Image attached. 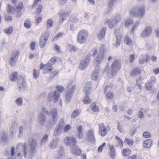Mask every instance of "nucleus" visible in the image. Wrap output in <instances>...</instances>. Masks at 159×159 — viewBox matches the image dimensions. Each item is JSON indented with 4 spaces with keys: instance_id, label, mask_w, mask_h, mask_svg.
I'll use <instances>...</instances> for the list:
<instances>
[{
    "instance_id": "obj_30",
    "label": "nucleus",
    "mask_w": 159,
    "mask_h": 159,
    "mask_svg": "<svg viewBox=\"0 0 159 159\" xmlns=\"http://www.w3.org/2000/svg\"><path fill=\"white\" fill-rule=\"evenodd\" d=\"M152 141L151 139H147L143 142V146L144 148H148L152 146Z\"/></svg>"
},
{
    "instance_id": "obj_58",
    "label": "nucleus",
    "mask_w": 159,
    "mask_h": 159,
    "mask_svg": "<svg viewBox=\"0 0 159 159\" xmlns=\"http://www.w3.org/2000/svg\"><path fill=\"white\" fill-rule=\"evenodd\" d=\"M24 25L26 28H30V21L29 20H26L24 23Z\"/></svg>"
},
{
    "instance_id": "obj_1",
    "label": "nucleus",
    "mask_w": 159,
    "mask_h": 159,
    "mask_svg": "<svg viewBox=\"0 0 159 159\" xmlns=\"http://www.w3.org/2000/svg\"><path fill=\"white\" fill-rule=\"evenodd\" d=\"M145 13V8L143 7L134 6L131 7L129 11V14L132 17L141 19Z\"/></svg>"
},
{
    "instance_id": "obj_7",
    "label": "nucleus",
    "mask_w": 159,
    "mask_h": 159,
    "mask_svg": "<svg viewBox=\"0 0 159 159\" xmlns=\"http://www.w3.org/2000/svg\"><path fill=\"white\" fill-rule=\"evenodd\" d=\"M19 54L20 52L19 51H15L12 53L9 61L10 66H13L15 65Z\"/></svg>"
},
{
    "instance_id": "obj_44",
    "label": "nucleus",
    "mask_w": 159,
    "mask_h": 159,
    "mask_svg": "<svg viewBox=\"0 0 159 159\" xmlns=\"http://www.w3.org/2000/svg\"><path fill=\"white\" fill-rule=\"evenodd\" d=\"M121 19L120 15L119 14H117L114 17L113 20L117 23L119 22Z\"/></svg>"
},
{
    "instance_id": "obj_20",
    "label": "nucleus",
    "mask_w": 159,
    "mask_h": 159,
    "mask_svg": "<svg viewBox=\"0 0 159 159\" xmlns=\"http://www.w3.org/2000/svg\"><path fill=\"white\" fill-rule=\"evenodd\" d=\"M106 30V28L103 27L100 30L97 35L98 39L99 40H101L104 38Z\"/></svg>"
},
{
    "instance_id": "obj_55",
    "label": "nucleus",
    "mask_w": 159,
    "mask_h": 159,
    "mask_svg": "<svg viewBox=\"0 0 159 159\" xmlns=\"http://www.w3.org/2000/svg\"><path fill=\"white\" fill-rule=\"evenodd\" d=\"M116 0H109L108 5L110 8H111L113 6L114 2Z\"/></svg>"
},
{
    "instance_id": "obj_64",
    "label": "nucleus",
    "mask_w": 159,
    "mask_h": 159,
    "mask_svg": "<svg viewBox=\"0 0 159 159\" xmlns=\"http://www.w3.org/2000/svg\"><path fill=\"white\" fill-rule=\"evenodd\" d=\"M71 126L70 125H66L64 128V132H66L68 131L71 128Z\"/></svg>"
},
{
    "instance_id": "obj_49",
    "label": "nucleus",
    "mask_w": 159,
    "mask_h": 159,
    "mask_svg": "<svg viewBox=\"0 0 159 159\" xmlns=\"http://www.w3.org/2000/svg\"><path fill=\"white\" fill-rule=\"evenodd\" d=\"M47 27L48 28H50L52 27L53 25V22L51 19H49L47 20Z\"/></svg>"
},
{
    "instance_id": "obj_51",
    "label": "nucleus",
    "mask_w": 159,
    "mask_h": 159,
    "mask_svg": "<svg viewBox=\"0 0 159 159\" xmlns=\"http://www.w3.org/2000/svg\"><path fill=\"white\" fill-rule=\"evenodd\" d=\"M42 7H43L41 4L38 5V7L36 12V13L37 15H39L40 14Z\"/></svg>"
},
{
    "instance_id": "obj_56",
    "label": "nucleus",
    "mask_w": 159,
    "mask_h": 159,
    "mask_svg": "<svg viewBox=\"0 0 159 159\" xmlns=\"http://www.w3.org/2000/svg\"><path fill=\"white\" fill-rule=\"evenodd\" d=\"M113 97V95L112 92H108L106 94V97L108 99H112Z\"/></svg>"
},
{
    "instance_id": "obj_38",
    "label": "nucleus",
    "mask_w": 159,
    "mask_h": 159,
    "mask_svg": "<svg viewBox=\"0 0 159 159\" xmlns=\"http://www.w3.org/2000/svg\"><path fill=\"white\" fill-rule=\"evenodd\" d=\"M71 11H68L66 12H63L60 11L59 12L58 14L60 17H64V18H66V16L70 14Z\"/></svg>"
},
{
    "instance_id": "obj_62",
    "label": "nucleus",
    "mask_w": 159,
    "mask_h": 159,
    "mask_svg": "<svg viewBox=\"0 0 159 159\" xmlns=\"http://www.w3.org/2000/svg\"><path fill=\"white\" fill-rule=\"evenodd\" d=\"M106 145L105 143H103L102 145L100 146L98 148V151L99 152H101L103 150V148Z\"/></svg>"
},
{
    "instance_id": "obj_6",
    "label": "nucleus",
    "mask_w": 159,
    "mask_h": 159,
    "mask_svg": "<svg viewBox=\"0 0 159 159\" xmlns=\"http://www.w3.org/2000/svg\"><path fill=\"white\" fill-rule=\"evenodd\" d=\"M91 56L90 53H88L85 59L81 60L79 66L80 69L82 70L85 69L90 61V58Z\"/></svg>"
},
{
    "instance_id": "obj_8",
    "label": "nucleus",
    "mask_w": 159,
    "mask_h": 159,
    "mask_svg": "<svg viewBox=\"0 0 159 159\" xmlns=\"http://www.w3.org/2000/svg\"><path fill=\"white\" fill-rule=\"evenodd\" d=\"M26 148L27 146L25 144H18L16 147V150L19 152L18 153V156H20V154L23 152L25 157L27 154Z\"/></svg>"
},
{
    "instance_id": "obj_24",
    "label": "nucleus",
    "mask_w": 159,
    "mask_h": 159,
    "mask_svg": "<svg viewBox=\"0 0 159 159\" xmlns=\"http://www.w3.org/2000/svg\"><path fill=\"white\" fill-rule=\"evenodd\" d=\"M18 77L19 75L18 72H14L11 74L10 79L11 81L15 82L18 80Z\"/></svg>"
},
{
    "instance_id": "obj_40",
    "label": "nucleus",
    "mask_w": 159,
    "mask_h": 159,
    "mask_svg": "<svg viewBox=\"0 0 159 159\" xmlns=\"http://www.w3.org/2000/svg\"><path fill=\"white\" fill-rule=\"evenodd\" d=\"M124 142L125 143L127 144L130 146H132L134 143V141L133 140L129 139L127 138H125Z\"/></svg>"
},
{
    "instance_id": "obj_36",
    "label": "nucleus",
    "mask_w": 159,
    "mask_h": 159,
    "mask_svg": "<svg viewBox=\"0 0 159 159\" xmlns=\"http://www.w3.org/2000/svg\"><path fill=\"white\" fill-rule=\"evenodd\" d=\"M16 10L11 5H8L7 11L8 13L10 14L13 13L15 12Z\"/></svg>"
},
{
    "instance_id": "obj_26",
    "label": "nucleus",
    "mask_w": 159,
    "mask_h": 159,
    "mask_svg": "<svg viewBox=\"0 0 159 159\" xmlns=\"http://www.w3.org/2000/svg\"><path fill=\"white\" fill-rule=\"evenodd\" d=\"M106 22L108 24V26L110 29H112L114 27L116 26L117 23L112 20H107Z\"/></svg>"
},
{
    "instance_id": "obj_18",
    "label": "nucleus",
    "mask_w": 159,
    "mask_h": 159,
    "mask_svg": "<svg viewBox=\"0 0 159 159\" xmlns=\"http://www.w3.org/2000/svg\"><path fill=\"white\" fill-rule=\"evenodd\" d=\"M121 67L120 62L117 60H114L111 65V68L113 70L117 72L120 69Z\"/></svg>"
},
{
    "instance_id": "obj_21",
    "label": "nucleus",
    "mask_w": 159,
    "mask_h": 159,
    "mask_svg": "<svg viewBox=\"0 0 159 159\" xmlns=\"http://www.w3.org/2000/svg\"><path fill=\"white\" fill-rule=\"evenodd\" d=\"M52 116V121L53 124L57 122V109L55 108L52 109L51 111V113Z\"/></svg>"
},
{
    "instance_id": "obj_23",
    "label": "nucleus",
    "mask_w": 159,
    "mask_h": 159,
    "mask_svg": "<svg viewBox=\"0 0 159 159\" xmlns=\"http://www.w3.org/2000/svg\"><path fill=\"white\" fill-rule=\"evenodd\" d=\"M60 139L58 138H56L53 139L50 143V147L52 149L55 148L57 145Z\"/></svg>"
},
{
    "instance_id": "obj_29",
    "label": "nucleus",
    "mask_w": 159,
    "mask_h": 159,
    "mask_svg": "<svg viewBox=\"0 0 159 159\" xmlns=\"http://www.w3.org/2000/svg\"><path fill=\"white\" fill-rule=\"evenodd\" d=\"M141 70L137 68H134L132 71L130 75L132 76H135L140 74L141 73Z\"/></svg>"
},
{
    "instance_id": "obj_57",
    "label": "nucleus",
    "mask_w": 159,
    "mask_h": 159,
    "mask_svg": "<svg viewBox=\"0 0 159 159\" xmlns=\"http://www.w3.org/2000/svg\"><path fill=\"white\" fill-rule=\"evenodd\" d=\"M153 84L149 82H148L146 84V89L148 90L151 89L152 88Z\"/></svg>"
},
{
    "instance_id": "obj_33",
    "label": "nucleus",
    "mask_w": 159,
    "mask_h": 159,
    "mask_svg": "<svg viewBox=\"0 0 159 159\" xmlns=\"http://www.w3.org/2000/svg\"><path fill=\"white\" fill-rule=\"evenodd\" d=\"M117 72L115 71V70H113L112 69L110 68L109 70L107 75L109 77L111 78L116 74Z\"/></svg>"
},
{
    "instance_id": "obj_16",
    "label": "nucleus",
    "mask_w": 159,
    "mask_h": 159,
    "mask_svg": "<svg viewBox=\"0 0 159 159\" xmlns=\"http://www.w3.org/2000/svg\"><path fill=\"white\" fill-rule=\"evenodd\" d=\"M99 133L102 136H105L107 133V130L103 123L99 125Z\"/></svg>"
},
{
    "instance_id": "obj_32",
    "label": "nucleus",
    "mask_w": 159,
    "mask_h": 159,
    "mask_svg": "<svg viewBox=\"0 0 159 159\" xmlns=\"http://www.w3.org/2000/svg\"><path fill=\"white\" fill-rule=\"evenodd\" d=\"M62 131V128L57 125L56 129L54 132V135L57 136L59 135Z\"/></svg>"
},
{
    "instance_id": "obj_22",
    "label": "nucleus",
    "mask_w": 159,
    "mask_h": 159,
    "mask_svg": "<svg viewBox=\"0 0 159 159\" xmlns=\"http://www.w3.org/2000/svg\"><path fill=\"white\" fill-rule=\"evenodd\" d=\"M84 90L85 94L89 95L91 90V82H88L85 85Z\"/></svg>"
},
{
    "instance_id": "obj_59",
    "label": "nucleus",
    "mask_w": 159,
    "mask_h": 159,
    "mask_svg": "<svg viewBox=\"0 0 159 159\" xmlns=\"http://www.w3.org/2000/svg\"><path fill=\"white\" fill-rule=\"evenodd\" d=\"M116 139L117 140L118 144L120 145L122 147L123 145V142L122 140L118 136H116Z\"/></svg>"
},
{
    "instance_id": "obj_53",
    "label": "nucleus",
    "mask_w": 159,
    "mask_h": 159,
    "mask_svg": "<svg viewBox=\"0 0 159 159\" xmlns=\"http://www.w3.org/2000/svg\"><path fill=\"white\" fill-rule=\"evenodd\" d=\"M143 135L144 137L146 138H149L151 137V134L148 131H146L143 133Z\"/></svg>"
},
{
    "instance_id": "obj_39",
    "label": "nucleus",
    "mask_w": 159,
    "mask_h": 159,
    "mask_svg": "<svg viewBox=\"0 0 159 159\" xmlns=\"http://www.w3.org/2000/svg\"><path fill=\"white\" fill-rule=\"evenodd\" d=\"M91 110L94 112H96L98 111L99 108L96 105V103L94 102L92 103L91 104Z\"/></svg>"
},
{
    "instance_id": "obj_17",
    "label": "nucleus",
    "mask_w": 159,
    "mask_h": 159,
    "mask_svg": "<svg viewBox=\"0 0 159 159\" xmlns=\"http://www.w3.org/2000/svg\"><path fill=\"white\" fill-rule=\"evenodd\" d=\"M152 30V28L151 27H147L142 32L141 35L143 37H147L151 34Z\"/></svg>"
},
{
    "instance_id": "obj_34",
    "label": "nucleus",
    "mask_w": 159,
    "mask_h": 159,
    "mask_svg": "<svg viewBox=\"0 0 159 159\" xmlns=\"http://www.w3.org/2000/svg\"><path fill=\"white\" fill-rule=\"evenodd\" d=\"M48 134H45L41 142V145H44L46 142L48 141Z\"/></svg>"
},
{
    "instance_id": "obj_15",
    "label": "nucleus",
    "mask_w": 159,
    "mask_h": 159,
    "mask_svg": "<svg viewBox=\"0 0 159 159\" xmlns=\"http://www.w3.org/2000/svg\"><path fill=\"white\" fill-rule=\"evenodd\" d=\"M100 70L98 66H96L93 71L91 75V79L93 80H96L99 77Z\"/></svg>"
},
{
    "instance_id": "obj_47",
    "label": "nucleus",
    "mask_w": 159,
    "mask_h": 159,
    "mask_svg": "<svg viewBox=\"0 0 159 159\" xmlns=\"http://www.w3.org/2000/svg\"><path fill=\"white\" fill-rule=\"evenodd\" d=\"M23 8V5L22 3H20L16 7V11L17 12L20 11Z\"/></svg>"
},
{
    "instance_id": "obj_43",
    "label": "nucleus",
    "mask_w": 159,
    "mask_h": 159,
    "mask_svg": "<svg viewBox=\"0 0 159 159\" xmlns=\"http://www.w3.org/2000/svg\"><path fill=\"white\" fill-rule=\"evenodd\" d=\"M88 95L85 94V96L84 99L83 101L84 103L85 104H89L91 102V100L88 96Z\"/></svg>"
},
{
    "instance_id": "obj_54",
    "label": "nucleus",
    "mask_w": 159,
    "mask_h": 159,
    "mask_svg": "<svg viewBox=\"0 0 159 159\" xmlns=\"http://www.w3.org/2000/svg\"><path fill=\"white\" fill-rule=\"evenodd\" d=\"M112 84L107 85L105 88V92H107L108 91L111 90L112 89Z\"/></svg>"
},
{
    "instance_id": "obj_61",
    "label": "nucleus",
    "mask_w": 159,
    "mask_h": 159,
    "mask_svg": "<svg viewBox=\"0 0 159 159\" xmlns=\"http://www.w3.org/2000/svg\"><path fill=\"white\" fill-rule=\"evenodd\" d=\"M59 154L61 155L62 156L64 153V150L63 148L62 147H61L60 148L59 150Z\"/></svg>"
},
{
    "instance_id": "obj_19",
    "label": "nucleus",
    "mask_w": 159,
    "mask_h": 159,
    "mask_svg": "<svg viewBox=\"0 0 159 159\" xmlns=\"http://www.w3.org/2000/svg\"><path fill=\"white\" fill-rule=\"evenodd\" d=\"M86 136L88 141L91 142H94V137L93 131L92 130H89L86 133Z\"/></svg>"
},
{
    "instance_id": "obj_10",
    "label": "nucleus",
    "mask_w": 159,
    "mask_h": 159,
    "mask_svg": "<svg viewBox=\"0 0 159 159\" xmlns=\"http://www.w3.org/2000/svg\"><path fill=\"white\" fill-rule=\"evenodd\" d=\"M40 68L41 69L44 68L43 72L44 73H48L49 72L53 70V69L52 64L49 62L45 65L43 63L41 64Z\"/></svg>"
},
{
    "instance_id": "obj_41",
    "label": "nucleus",
    "mask_w": 159,
    "mask_h": 159,
    "mask_svg": "<svg viewBox=\"0 0 159 159\" xmlns=\"http://www.w3.org/2000/svg\"><path fill=\"white\" fill-rule=\"evenodd\" d=\"M65 125L64 119L63 118H61L57 126L62 128Z\"/></svg>"
},
{
    "instance_id": "obj_4",
    "label": "nucleus",
    "mask_w": 159,
    "mask_h": 159,
    "mask_svg": "<svg viewBox=\"0 0 159 159\" xmlns=\"http://www.w3.org/2000/svg\"><path fill=\"white\" fill-rule=\"evenodd\" d=\"M49 34V32L46 31L41 37L39 44L41 48H43L46 46Z\"/></svg>"
},
{
    "instance_id": "obj_14",
    "label": "nucleus",
    "mask_w": 159,
    "mask_h": 159,
    "mask_svg": "<svg viewBox=\"0 0 159 159\" xmlns=\"http://www.w3.org/2000/svg\"><path fill=\"white\" fill-rule=\"evenodd\" d=\"M104 57V55L102 53H98L94 60V63L95 66H98V65L101 63Z\"/></svg>"
},
{
    "instance_id": "obj_3",
    "label": "nucleus",
    "mask_w": 159,
    "mask_h": 159,
    "mask_svg": "<svg viewBox=\"0 0 159 159\" xmlns=\"http://www.w3.org/2000/svg\"><path fill=\"white\" fill-rule=\"evenodd\" d=\"M88 34L84 30H82L78 33L77 41L80 44H83L87 40Z\"/></svg>"
},
{
    "instance_id": "obj_12",
    "label": "nucleus",
    "mask_w": 159,
    "mask_h": 159,
    "mask_svg": "<svg viewBox=\"0 0 159 159\" xmlns=\"http://www.w3.org/2000/svg\"><path fill=\"white\" fill-rule=\"evenodd\" d=\"M37 145L36 140L32 139L30 142V158L34 156L35 153V148Z\"/></svg>"
},
{
    "instance_id": "obj_46",
    "label": "nucleus",
    "mask_w": 159,
    "mask_h": 159,
    "mask_svg": "<svg viewBox=\"0 0 159 159\" xmlns=\"http://www.w3.org/2000/svg\"><path fill=\"white\" fill-rule=\"evenodd\" d=\"M80 113V111L78 110H75L72 113L71 115V117L72 118H75L76 116H78Z\"/></svg>"
},
{
    "instance_id": "obj_25",
    "label": "nucleus",
    "mask_w": 159,
    "mask_h": 159,
    "mask_svg": "<svg viewBox=\"0 0 159 159\" xmlns=\"http://www.w3.org/2000/svg\"><path fill=\"white\" fill-rule=\"evenodd\" d=\"M109 148L110 151V157H112L113 159H114L116 154L114 147L112 145L109 144Z\"/></svg>"
},
{
    "instance_id": "obj_52",
    "label": "nucleus",
    "mask_w": 159,
    "mask_h": 159,
    "mask_svg": "<svg viewBox=\"0 0 159 159\" xmlns=\"http://www.w3.org/2000/svg\"><path fill=\"white\" fill-rule=\"evenodd\" d=\"M16 102L18 106H21L22 104L23 100L21 98H19L16 100Z\"/></svg>"
},
{
    "instance_id": "obj_9",
    "label": "nucleus",
    "mask_w": 159,
    "mask_h": 159,
    "mask_svg": "<svg viewBox=\"0 0 159 159\" xmlns=\"http://www.w3.org/2000/svg\"><path fill=\"white\" fill-rule=\"evenodd\" d=\"M65 142L68 146L74 147L76 143L75 138L71 137H67L65 139Z\"/></svg>"
},
{
    "instance_id": "obj_48",
    "label": "nucleus",
    "mask_w": 159,
    "mask_h": 159,
    "mask_svg": "<svg viewBox=\"0 0 159 159\" xmlns=\"http://www.w3.org/2000/svg\"><path fill=\"white\" fill-rule=\"evenodd\" d=\"M134 23L133 20L129 19H127L125 22V25L126 26H129V25L132 24Z\"/></svg>"
},
{
    "instance_id": "obj_13",
    "label": "nucleus",
    "mask_w": 159,
    "mask_h": 159,
    "mask_svg": "<svg viewBox=\"0 0 159 159\" xmlns=\"http://www.w3.org/2000/svg\"><path fill=\"white\" fill-rule=\"evenodd\" d=\"M46 116L43 113L41 112L38 116V121L40 125L44 126L46 122Z\"/></svg>"
},
{
    "instance_id": "obj_60",
    "label": "nucleus",
    "mask_w": 159,
    "mask_h": 159,
    "mask_svg": "<svg viewBox=\"0 0 159 159\" xmlns=\"http://www.w3.org/2000/svg\"><path fill=\"white\" fill-rule=\"evenodd\" d=\"M56 88L57 89V90H58L60 93H61L64 90V88L61 86H57Z\"/></svg>"
},
{
    "instance_id": "obj_35",
    "label": "nucleus",
    "mask_w": 159,
    "mask_h": 159,
    "mask_svg": "<svg viewBox=\"0 0 159 159\" xmlns=\"http://www.w3.org/2000/svg\"><path fill=\"white\" fill-rule=\"evenodd\" d=\"M140 24V21H136L135 24L133 25L130 31L131 34H134V33L135 30L137 29V27Z\"/></svg>"
},
{
    "instance_id": "obj_50",
    "label": "nucleus",
    "mask_w": 159,
    "mask_h": 159,
    "mask_svg": "<svg viewBox=\"0 0 159 159\" xmlns=\"http://www.w3.org/2000/svg\"><path fill=\"white\" fill-rule=\"evenodd\" d=\"M13 30L12 27H10L8 29H5L4 30V32L7 34H10L12 33Z\"/></svg>"
},
{
    "instance_id": "obj_5",
    "label": "nucleus",
    "mask_w": 159,
    "mask_h": 159,
    "mask_svg": "<svg viewBox=\"0 0 159 159\" xmlns=\"http://www.w3.org/2000/svg\"><path fill=\"white\" fill-rule=\"evenodd\" d=\"M59 98L60 93L58 90H55L49 94L48 100L49 102L53 100L54 102H56L58 101Z\"/></svg>"
},
{
    "instance_id": "obj_37",
    "label": "nucleus",
    "mask_w": 159,
    "mask_h": 159,
    "mask_svg": "<svg viewBox=\"0 0 159 159\" xmlns=\"http://www.w3.org/2000/svg\"><path fill=\"white\" fill-rule=\"evenodd\" d=\"M107 52V48L105 47V45L102 44L100 47V50L98 53H102L104 55V53Z\"/></svg>"
},
{
    "instance_id": "obj_42",
    "label": "nucleus",
    "mask_w": 159,
    "mask_h": 159,
    "mask_svg": "<svg viewBox=\"0 0 159 159\" xmlns=\"http://www.w3.org/2000/svg\"><path fill=\"white\" fill-rule=\"evenodd\" d=\"M130 150L128 149H124L122 151V154L123 156H128L130 154Z\"/></svg>"
},
{
    "instance_id": "obj_11",
    "label": "nucleus",
    "mask_w": 159,
    "mask_h": 159,
    "mask_svg": "<svg viewBox=\"0 0 159 159\" xmlns=\"http://www.w3.org/2000/svg\"><path fill=\"white\" fill-rule=\"evenodd\" d=\"M114 33L116 39V41L115 45L116 47H117L120 44L122 35L118 29L115 30Z\"/></svg>"
},
{
    "instance_id": "obj_45",
    "label": "nucleus",
    "mask_w": 159,
    "mask_h": 159,
    "mask_svg": "<svg viewBox=\"0 0 159 159\" xmlns=\"http://www.w3.org/2000/svg\"><path fill=\"white\" fill-rule=\"evenodd\" d=\"M143 110V109H141L139 111L138 114V118L140 119L141 120L144 117V114L142 111Z\"/></svg>"
},
{
    "instance_id": "obj_28",
    "label": "nucleus",
    "mask_w": 159,
    "mask_h": 159,
    "mask_svg": "<svg viewBox=\"0 0 159 159\" xmlns=\"http://www.w3.org/2000/svg\"><path fill=\"white\" fill-rule=\"evenodd\" d=\"M72 152L73 154H75L76 155H79L81 153V151L78 147L75 146L72 149Z\"/></svg>"
},
{
    "instance_id": "obj_2",
    "label": "nucleus",
    "mask_w": 159,
    "mask_h": 159,
    "mask_svg": "<svg viewBox=\"0 0 159 159\" xmlns=\"http://www.w3.org/2000/svg\"><path fill=\"white\" fill-rule=\"evenodd\" d=\"M72 82L69 83L67 87V90L65 95V101L66 103L70 101L73 94L76 88L75 85H72Z\"/></svg>"
},
{
    "instance_id": "obj_63",
    "label": "nucleus",
    "mask_w": 159,
    "mask_h": 159,
    "mask_svg": "<svg viewBox=\"0 0 159 159\" xmlns=\"http://www.w3.org/2000/svg\"><path fill=\"white\" fill-rule=\"evenodd\" d=\"M63 35V33L61 32L58 33L57 35L54 38L53 41L56 40L58 38L61 37Z\"/></svg>"
},
{
    "instance_id": "obj_31",
    "label": "nucleus",
    "mask_w": 159,
    "mask_h": 159,
    "mask_svg": "<svg viewBox=\"0 0 159 159\" xmlns=\"http://www.w3.org/2000/svg\"><path fill=\"white\" fill-rule=\"evenodd\" d=\"M124 43L130 46L132 43V41L129 37L128 35H126L125 36L124 40Z\"/></svg>"
},
{
    "instance_id": "obj_27",
    "label": "nucleus",
    "mask_w": 159,
    "mask_h": 159,
    "mask_svg": "<svg viewBox=\"0 0 159 159\" xmlns=\"http://www.w3.org/2000/svg\"><path fill=\"white\" fill-rule=\"evenodd\" d=\"M82 129L83 127L81 125L79 126L77 128L78 132L77 136L79 139H81L83 138V133Z\"/></svg>"
}]
</instances>
